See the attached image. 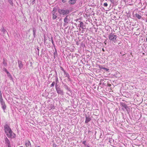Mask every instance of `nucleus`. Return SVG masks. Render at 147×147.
Masks as SVG:
<instances>
[{"label":"nucleus","instance_id":"obj_1","mask_svg":"<svg viewBox=\"0 0 147 147\" xmlns=\"http://www.w3.org/2000/svg\"><path fill=\"white\" fill-rule=\"evenodd\" d=\"M5 133L9 138H14L16 137V135L12 131L9 125H6L4 127Z\"/></svg>","mask_w":147,"mask_h":147},{"label":"nucleus","instance_id":"obj_2","mask_svg":"<svg viewBox=\"0 0 147 147\" xmlns=\"http://www.w3.org/2000/svg\"><path fill=\"white\" fill-rule=\"evenodd\" d=\"M108 37L110 40L113 42L115 41L117 38L115 33L113 32H111L109 34Z\"/></svg>","mask_w":147,"mask_h":147},{"label":"nucleus","instance_id":"obj_3","mask_svg":"<svg viewBox=\"0 0 147 147\" xmlns=\"http://www.w3.org/2000/svg\"><path fill=\"white\" fill-rule=\"evenodd\" d=\"M58 12L60 15H65L68 14L69 13V11L68 9L64 10L59 9H58Z\"/></svg>","mask_w":147,"mask_h":147},{"label":"nucleus","instance_id":"obj_4","mask_svg":"<svg viewBox=\"0 0 147 147\" xmlns=\"http://www.w3.org/2000/svg\"><path fill=\"white\" fill-rule=\"evenodd\" d=\"M80 26L82 29L84 30L86 28L85 26L84 25V23L82 22H80Z\"/></svg>","mask_w":147,"mask_h":147},{"label":"nucleus","instance_id":"obj_5","mask_svg":"<svg viewBox=\"0 0 147 147\" xmlns=\"http://www.w3.org/2000/svg\"><path fill=\"white\" fill-rule=\"evenodd\" d=\"M18 66L20 69H22L23 67V64L21 61H18Z\"/></svg>","mask_w":147,"mask_h":147},{"label":"nucleus","instance_id":"obj_6","mask_svg":"<svg viewBox=\"0 0 147 147\" xmlns=\"http://www.w3.org/2000/svg\"><path fill=\"white\" fill-rule=\"evenodd\" d=\"M76 1L75 0H70L69 1V3L70 4H74L76 3Z\"/></svg>","mask_w":147,"mask_h":147},{"label":"nucleus","instance_id":"obj_7","mask_svg":"<svg viewBox=\"0 0 147 147\" xmlns=\"http://www.w3.org/2000/svg\"><path fill=\"white\" fill-rule=\"evenodd\" d=\"M91 120V119L90 117H86V120L85 121V123H88Z\"/></svg>","mask_w":147,"mask_h":147},{"label":"nucleus","instance_id":"obj_8","mask_svg":"<svg viewBox=\"0 0 147 147\" xmlns=\"http://www.w3.org/2000/svg\"><path fill=\"white\" fill-rule=\"evenodd\" d=\"M0 102L1 104L5 103L2 98L1 94L0 95Z\"/></svg>","mask_w":147,"mask_h":147},{"label":"nucleus","instance_id":"obj_9","mask_svg":"<svg viewBox=\"0 0 147 147\" xmlns=\"http://www.w3.org/2000/svg\"><path fill=\"white\" fill-rule=\"evenodd\" d=\"M64 22L67 24H68L69 21V19L67 18V16L64 20Z\"/></svg>","mask_w":147,"mask_h":147},{"label":"nucleus","instance_id":"obj_10","mask_svg":"<svg viewBox=\"0 0 147 147\" xmlns=\"http://www.w3.org/2000/svg\"><path fill=\"white\" fill-rule=\"evenodd\" d=\"M62 70L63 71L64 74V77H68L69 76V75L68 73L66 72L63 68H62Z\"/></svg>","mask_w":147,"mask_h":147},{"label":"nucleus","instance_id":"obj_11","mask_svg":"<svg viewBox=\"0 0 147 147\" xmlns=\"http://www.w3.org/2000/svg\"><path fill=\"white\" fill-rule=\"evenodd\" d=\"M57 92L58 94H61L63 92V90H62L60 88H58L56 89Z\"/></svg>","mask_w":147,"mask_h":147},{"label":"nucleus","instance_id":"obj_12","mask_svg":"<svg viewBox=\"0 0 147 147\" xmlns=\"http://www.w3.org/2000/svg\"><path fill=\"white\" fill-rule=\"evenodd\" d=\"M1 105H2V108L4 110L6 109V107L5 103L1 104Z\"/></svg>","mask_w":147,"mask_h":147},{"label":"nucleus","instance_id":"obj_13","mask_svg":"<svg viewBox=\"0 0 147 147\" xmlns=\"http://www.w3.org/2000/svg\"><path fill=\"white\" fill-rule=\"evenodd\" d=\"M135 16L139 19H140L141 18L142 16L138 14H136Z\"/></svg>","mask_w":147,"mask_h":147},{"label":"nucleus","instance_id":"obj_14","mask_svg":"<svg viewBox=\"0 0 147 147\" xmlns=\"http://www.w3.org/2000/svg\"><path fill=\"white\" fill-rule=\"evenodd\" d=\"M56 11H57L56 9L54 7L53 8V10L52 11V14H55V13L56 12Z\"/></svg>","mask_w":147,"mask_h":147},{"label":"nucleus","instance_id":"obj_15","mask_svg":"<svg viewBox=\"0 0 147 147\" xmlns=\"http://www.w3.org/2000/svg\"><path fill=\"white\" fill-rule=\"evenodd\" d=\"M5 143L7 144H9L10 143V142L8 139L7 138H6L5 139Z\"/></svg>","mask_w":147,"mask_h":147},{"label":"nucleus","instance_id":"obj_16","mask_svg":"<svg viewBox=\"0 0 147 147\" xmlns=\"http://www.w3.org/2000/svg\"><path fill=\"white\" fill-rule=\"evenodd\" d=\"M57 18V16H56V15L55 14H53V20Z\"/></svg>","mask_w":147,"mask_h":147},{"label":"nucleus","instance_id":"obj_17","mask_svg":"<svg viewBox=\"0 0 147 147\" xmlns=\"http://www.w3.org/2000/svg\"><path fill=\"white\" fill-rule=\"evenodd\" d=\"M30 143L29 142H28L26 143V146L28 147V146L30 144Z\"/></svg>","mask_w":147,"mask_h":147},{"label":"nucleus","instance_id":"obj_18","mask_svg":"<svg viewBox=\"0 0 147 147\" xmlns=\"http://www.w3.org/2000/svg\"><path fill=\"white\" fill-rule=\"evenodd\" d=\"M3 64L4 65H6L7 64L6 62L5 61L4 59H3Z\"/></svg>","mask_w":147,"mask_h":147},{"label":"nucleus","instance_id":"obj_19","mask_svg":"<svg viewBox=\"0 0 147 147\" xmlns=\"http://www.w3.org/2000/svg\"><path fill=\"white\" fill-rule=\"evenodd\" d=\"M102 69H105L107 71H108L109 70V69H107V68H105V67H102Z\"/></svg>","mask_w":147,"mask_h":147},{"label":"nucleus","instance_id":"obj_20","mask_svg":"<svg viewBox=\"0 0 147 147\" xmlns=\"http://www.w3.org/2000/svg\"><path fill=\"white\" fill-rule=\"evenodd\" d=\"M55 84V82H52V84H51V86H53Z\"/></svg>","mask_w":147,"mask_h":147},{"label":"nucleus","instance_id":"obj_21","mask_svg":"<svg viewBox=\"0 0 147 147\" xmlns=\"http://www.w3.org/2000/svg\"><path fill=\"white\" fill-rule=\"evenodd\" d=\"M103 5L104 6L107 7L108 5L107 3H105Z\"/></svg>","mask_w":147,"mask_h":147},{"label":"nucleus","instance_id":"obj_22","mask_svg":"<svg viewBox=\"0 0 147 147\" xmlns=\"http://www.w3.org/2000/svg\"><path fill=\"white\" fill-rule=\"evenodd\" d=\"M62 0V2L63 3L66 2L67 1V0Z\"/></svg>","mask_w":147,"mask_h":147},{"label":"nucleus","instance_id":"obj_23","mask_svg":"<svg viewBox=\"0 0 147 147\" xmlns=\"http://www.w3.org/2000/svg\"><path fill=\"white\" fill-rule=\"evenodd\" d=\"M7 145L8 146V147H11V145H10V143L9 144H7Z\"/></svg>","mask_w":147,"mask_h":147},{"label":"nucleus","instance_id":"obj_24","mask_svg":"<svg viewBox=\"0 0 147 147\" xmlns=\"http://www.w3.org/2000/svg\"><path fill=\"white\" fill-rule=\"evenodd\" d=\"M118 44L120 46H121V44H122V43H121V42L120 41L119 43H118Z\"/></svg>","mask_w":147,"mask_h":147},{"label":"nucleus","instance_id":"obj_25","mask_svg":"<svg viewBox=\"0 0 147 147\" xmlns=\"http://www.w3.org/2000/svg\"><path fill=\"white\" fill-rule=\"evenodd\" d=\"M82 143H83V144H84L85 145V144H86V141H83V142H82Z\"/></svg>","mask_w":147,"mask_h":147},{"label":"nucleus","instance_id":"obj_26","mask_svg":"<svg viewBox=\"0 0 147 147\" xmlns=\"http://www.w3.org/2000/svg\"><path fill=\"white\" fill-rule=\"evenodd\" d=\"M4 71L6 72H7L8 71H7V69H6V68H5L4 69Z\"/></svg>","mask_w":147,"mask_h":147},{"label":"nucleus","instance_id":"obj_27","mask_svg":"<svg viewBox=\"0 0 147 147\" xmlns=\"http://www.w3.org/2000/svg\"><path fill=\"white\" fill-rule=\"evenodd\" d=\"M115 0H110V1L111 2H113Z\"/></svg>","mask_w":147,"mask_h":147},{"label":"nucleus","instance_id":"obj_28","mask_svg":"<svg viewBox=\"0 0 147 147\" xmlns=\"http://www.w3.org/2000/svg\"><path fill=\"white\" fill-rule=\"evenodd\" d=\"M33 32H34V35L35 34V31L34 30H33Z\"/></svg>","mask_w":147,"mask_h":147},{"label":"nucleus","instance_id":"obj_29","mask_svg":"<svg viewBox=\"0 0 147 147\" xmlns=\"http://www.w3.org/2000/svg\"><path fill=\"white\" fill-rule=\"evenodd\" d=\"M6 73L7 74H10V73L8 71Z\"/></svg>","mask_w":147,"mask_h":147},{"label":"nucleus","instance_id":"obj_30","mask_svg":"<svg viewBox=\"0 0 147 147\" xmlns=\"http://www.w3.org/2000/svg\"><path fill=\"white\" fill-rule=\"evenodd\" d=\"M35 0H32L33 2H34L35 1Z\"/></svg>","mask_w":147,"mask_h":147},{"label":"nucleus","instance_id":"obj_31","mask_svg":"<svg viewBox=\"0 0 147 147\" xmlns=\"http://www.w3.org/2000/svg\"><path fill=\"white\" fill-rule=\"evenodd\" d=\"M109 86H111V84H109Z\"/></svg>","mask_w":147,"mask_h":147},{"label":"nucleus","instance_id":"obj_32","mask_svg":"<svg viewBox=\"0 0 147 147\" xmlns=\"http://www.w3.org/2000/svg\"><path fill=\"white\" fill-rule=\"evenodd\" d=\"M146 41L147 42V38H146Z\"/></svg>","mask_w":147,"mask_h":147},{"label":"nucleus","instance_id":"obj_33","mask_svg":"<svg viewBox=\"0 0 147 147\" xmlns=\"http://www.w3.org/2000/svg\"><path fill=\"white\" fill-rule=\"evenodd\" d=\"M124 105L125 106H125H126V105Z\"/></svg>","mask_w":147,"mask_h":147},{"label":"nucleus","instance_id":"obj_34","mask_svg":"<svg viewBox=\"0 0 147 147\" xmlns=\"http://www.w3.org/2000/svg\"><path fill=\"white\" fill-rule=\"evenodd\" d=\"M37 147H40V146H38Z\"/></svg>","mask_w":147,"mask_h":147},{"label":"nucleus","instance_id":"obj_35","mask_svg":"<svg viewBox=\"0 0 147 147\" xmlns=\"http://www.w3.org/2000/svg\"><path fill=\"white\" fill-rule=\"evenodd\" d=\"M88 147H90L89 146H88Z\"/></svg>","mask_w":147,"mask_h":147},{"label":"nucleus","instance_id":"obj_36","mask_svg":"<svg viewBox=\"0 0 147 147\" xmlns=\"http://www.w3.org/2000/svg\"><path fill=\"white\" fill-rule=\"evenodd\" d=\"M106 1H107V0H106Z\"/></svg>","mask_w":147,"mask_h":147}]
</instances>
